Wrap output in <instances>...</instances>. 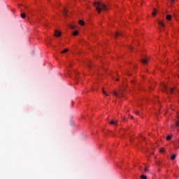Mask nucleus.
<instances>
[{"label": "nucleus", "mask_w": 179, "mask_h": 179, "mask_svg": "<svg viewBox=\"0 0 179 179\" xmlns=\"http://www.w3.org/2000/svg\"><path fill=\"white\" fill-rule=\"evenodd\" d=\"M132 48H133L132 46H129V50H132Z\"/></svg>", "instance_id": "obj_24"}, {"label": "nucleus", "mask_w": 179, "mask_h": 179, "mask_svg": "<svg viewBox=\"0 0 179 179\" xmlns=\"http://www.w3.org/2000/svg\"><path fill=\"white\" fill-rule=\"evenodd\" d=\"M159 152H161V153H163V152H164V148H161Z\"/></svg>", "instance_id": "obj_20"}, {"label": "nucleus", "mask_w": 179, "mask_h": 179, "mask_svg": "<svg viewBox=\"0 0 179 179\" xmlns=\"http://www.w3.org/2000/svg\"><path fill=\"white\" fill-rule=\"evenodd\" d=\"M88 66H89V68H90V66H91L90 64H88Z\"/></svg>", "instance_id": "obj_31"}, {"label": "nucleus", "mask_w": 179, "mask_h": 179, "mask_svg": "<svg viewBox=\"0 0 179 179\" xmlns=\"http://www.w3.org/2000/svg\"><path fill=\"white\" fill-rule=\"evenodd\" d=\"M170 139H171V136H168L166 137V141H170Z\"/></svg>", "instance_id": "obj_18"}, {"label": "nucleus", "mask_w": 179, "mask_h": 179, "mask_svg": "<svg viewBox=\"0 0 179 179\" xmlns=\"http://www.w3.org/2000/svg\"><path fill=\"white\" fill-rule=\"evenodd\" d=\"M110 124H111V125H115L117 124V122L112 120Z\"/></svg>", "instance_id": "obj_12"}, {"label": "nucleus", "mask_w": 179, "mask_h": 179, "mask_svg": "<svg viewBox=\"0 0 179 179\" xmlns=\"http://www.w3.org/2000/svg\"><path fill=\"white\" fill-rule=\"evenodd\" d=\"M70 28H71V29H75V26H73V25H70Z\"/></svg>", "instance_id": "obj_21"}, {"label": "nucleus", "mask_w": 179, "mask_h": 179, "mask_svg": "<svg viewBox=\"0 0 179 179\" xmlns=\"http://www.w3.org/2000/svg\"><path fill=\"white\" fill-rule=\"evenodd\" d=\"M135 113L136 114V115H139V111H136Z\"/></svg>", "instance_id": "obj_23"}, {"label": "nucleus", "mask_w": 179, "mask_h": 179, "mask_svg": "<svg viewBox=\"0 0 179 179\" xmlns=\"http://www.w3.org/2000/svg\"><path fill=\"white\" fill-rule=\"evenodd\" d=\"M171 3H174V0H171Z\"/></svg>", "instance_id": "obj_25"}, {"label": "nucleus", "mask_w": 179, "mask_h": 179, "mask_svg": "<svg viewBox=\"0 0 179 179\" xmlns=\"http://www.w3.org/2000/svg\"><path fill=\"white\" fill-rule=\"evenodd\" d=\"M118 36H122L121 32H116V33L114 34V36L115 37V38H117L118 37Z\"/></svg>", "instance_id": "obj_7"}, {"label": "nucleus", "mask_w": 179, "mask_h": 179, "mask_svg": "<svg viewBox=\"0 0 179 179\" xmlns=\"http://www.w3.org/2000/svg\"><path fill=\"white\" fill-rule=\"evenodd\" d=\"M55 36L56 37H61V32L59 31H58L57 29H56L55 31Z\"/></svg>", "instance_id": "obj_4"}, {"label": "nucleus", "mask_w": 179, "mask_h": 179, "mask_svg": "<svg viewBox=\"0 0 179 179\" xmlns=\"http://www.w3.org/2000/svg\"><path fill=\"white\" fill-rule=\"evenodd\" d=\"M94 6L96 7V10H97L98 13H101V10H107V6H105L104 3L98 1L94 3Z\"/></svg>", "instance_id": "obj_1"}, {"label": "nucleus", "mask_w": 179, "mask_h": 179, "mask_svg": "<svg viewBox=\"0 0 179 179\" xmlns=\"http://www.w3.org/2000/svg\"><path fill=\"white\" fill-rule=\"evenodd\" d=\"M141 179H148V177H146V176H145V175H142V176H141Z\"/></svg>", "instance_id": "obj_13"}, {"label": "nucleus", "mask_w": 179, "mask_h": 179, "mask_svg": "<svg viewBox=\"0 0 179 179\" xmlns=\"http://www.w3.org/2000/svg\"><path fill=\"white\" fill-rule=\"evenodd\" d=\"M127 75H128L129 76H131V74L127 73Z\"/></svg>", "instance_id": "obj_28"}, {"label": "nucleus", "mask_w": 179, "mask_h": 179, "mask_svg": "<svg viewBox=\"0 0 179 179\" xmlns=\"http://www.w3.org/2000/svg\"><path fill=\"white\" fill-rule=\"evenodd\" d=\"M116 80H117V81H118V80H119V79H118V78H117V79H116Z\"/></svg>", "instance_id": "obj_32"}, {"label": "nucleus", "mask_w": 179, "mask_h": 179, "mask_svg": "<svg viewBox=\"0 0 179 179\" xmlns=\"http://www.w3.org/2000/svg\"><path fill=\"white\" fill-rule=\"evenodd\" d=\"M176 127H179V120L176 122Z\"/></svg>", "instance_id": "obj_22"}, {"label": "nucleus", "mask_w": 179, "mask_h": 179, "mask_svg": "<svg viewBox=\"0 0 179 179\" xmlns=\"http://www.w3.org/2000/svg\"><path fill=\"white\" fill-rule=\"evenodd\" d=\"M66 13H67V11H66V8H64V10L63 11L64 16H66Z\"/></svg>", "instance_id": "obj_14"}, {"label": "nucleus", "mask_w": 179, "mask_h": 179, "mask_svg": "<svg viewBox=\"0 0 179 179\" xmlns=\"http://www.w3.org/2000/svg\"><path fill=\"white\" fill-rule=\"evenodd\" d=\"M171 18H172L171 15H166V20H171Z\"/></svg>", "instance_id": "obj_8"}, {"label": "nucleus", "mask_w": 179, "mask_h": 179, "mask_svg": "<svg viewBox=\"0 0 179 179\" xmlns=\"http://www.w3.org/2000/svg\"><path fill=\"white\" fill-rule=\"evenodd\" d=\"M162 92H166V93H171L173 94V92L174 91V88H169L167 87V85H162Z\"/></svg>", "instance_id": "obj_2"}, {"label": "nucleus", "mask_w": 179, "mask_h": 179, "mask_svg": "<svg viewBox=\"0 0 179 179\" xmlns=\"http://www.w3.org/2000/svg\"><path fill=\"white\" fill-rule=\"evenodd\" d=\"M78 23H79V24H81V26H84V24H85V22L83 20H80L78 22Z\"/></svg>", "instance_id": "obj_10"}, {"label": "nucleus", "mask_w": 179, "mask_h": 179, "mask_svg": "<svg viewBox=\"0 0 179 179\" xmlns=\"http://www.w3.org/2000/svg\"><path fill=\"white\" fill-rule=\"evenodd\" d=\"M171 160H176V155H173L171 157Z\"/></svg>", "instance_id": "obj_16"}, {"label": "nucleus", "mask_w": 179, "mask_h": 179, "mask_svg": "<svg viewBox=\"0 0 179 179\" xmlns=\"http://www.w3.org/2000/svg\"><path fill=\"white\" fill-rule=\"evenodd\" d=\"M154 10H155V11H154V12H152V16H156V8H154Z\"/></svg>", "instance_id": "obj_17"}, {"label": "nucleus", "mask_w": 179, "mask_h": 179, "mask_svg": "<svg viewBox=\"0 0 179 179\" xmlns=\"http://www.w3.org/2000/svg\"><path fill=\"white\" fill-rule=\"evenodd\" d=\"M113 94L116 97H124V92H122V90H120L118 92L114 91Z\"/></svg>", "instance_id": "obj_3"}, {"label": "nucleus", "mask_w": 179, "mask_h": 179, "mask_svg": "<svg viewBox=\"0 0 179 179\" xmlns=\"http://www.w3.org/2000/svg\"><path fill=\"white\" fill-rule=\"evenodd\" d=\"M141 62L142 64H143L144 65H146L148 64V59H141Z\"/></svg>", "instance_id": "obj_5"}, {"label": "nucleus", "mask_w": 179, "mask_h": 179, "mask_svg": "<svg viewBox=\"0 0 179 179\" xmlns=\"http://www.w3.org/2000/svg\"><path fill=\"white\" fill-rule=\"evenodd\" d=\"M139 170H142V166H140V167H139Z\"/></svg>", "instance_id": "obj_27"}, {"label": "nucleus", "mask_w": 179, "mask_h": 179, "mask_svg": "<svg viewBox=\"0 0 179 179\" xmlns=\"http://www.w3.org/2000/svg\"><path fill=\"white\" fill-rule=\"evenodd\" d=\"M148 168H145L144 171H148Z\"/></svg>", "instance_id": "obj_26"}, {"label": "nucleus", "mask_w": 179, "mask_h": 179, "mask_svg": "<svg viewBox=\"0 0 179 179\" xmlns=\"http://www.w3.org/2000/svg\"><path fill=\"white\" fill-rule=\"evenodd\" d=\"M123 120H124V121H127V120L125 119V117H124Z\"/></svg>", "instance_id": "obj_30"}, {"label": "nucleus", "mask_w": 179, "mask_h": 179, "mask_svg": "<svg viewBox=\"0 0 179 179\" xmlns=\"http://www.w3.org/2000/svg\"><path fill=\"white\" fill-rule=\"evenodd\" d=\"M178 78H179V76H178Z\"/></svg>", "instance_id": "obj_33"}, {"label": "nucleus", "mask_w": 179, "mask_h": 179, "mask_svg": "<svg viewBox=\"0 0 179 179\" xmlns=\"http://www.w3.org/2000/svg\"><path fill=\"white\" fill-rule=\"evenodd\" d=\"M102 92H103V94H106V96H108V94H107L106 93V91H104L103 89L102 90Z\"/></svg>", "instance_id": "obj_19"}, {"label": "nucleus", "mask_w": 179, "mask_h": 179, "mask_svg": "<svg viewBox=\"0 0 179 179\" xmlns=\"http://www.w3.org/2000/svg\"><path fill=\"white\" fill-rule=\"evenodd\" d=\"M131 120L134 119V116H131Z\"/></svg>", "instance_id": "obj_29"}, {"label": "nucleus", "mask_w": 179, "mask_h": 179, "mask_svg": "<svg viewBox=\"0 0 179 179\" xmlns=\"http://www.w3.org/2000/svg\"><path fill=\"white\" fill-rule=\"evenodd\" d=\"M20 16H21V17H22V19H24V18L26 17V13H21Z\"/></svg>", "instance_id": "obj_9"}, {"label": "nucleus", "mask_w": 179, "mask_h": 179, "mask_svg": "<svg viewBox=\"0 0 179 179\" xmlns=\"http://www.w3.org/2000/svg\"><path fill=\"white\" fill-rule=\"evenodd\" d=\"M65 52H68V49L66 48L63 51L61 52V54H65Z\"/></svg>", "instance_id": "obj_11"}, {"label": "nucleus", "mask_w": 179, "mask_h": 179, "mask_svg": "<svg viewBox=\"0 0 179 179\" xmlns=\"http://www.w3.org/2000/svg\"><path fill=\"white\" fill-rule=\"evenodd\" d=\"M78 34H79V32H78V31H75L73 33V36H78Z\"/></svg>", "instance_id": "obj_15"}, {"label": "nucleus", "mask_w": 179, "mask_h": 179, "mask_svg": "<svg viewBox=\"0 0 179 179\" xmlns=\"http://www.w3.org/2000/svg\"><path fill=\"white\" fill-rule=\"evenodd\" d=\"M158 24H159L160 27H164V23L162 21H158Z\"/></svg>", "instance_id": "obj_6"}]
</instances>
